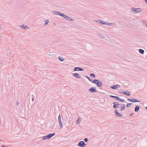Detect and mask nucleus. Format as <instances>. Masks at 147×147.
<instances>
[{
	"instance_id": "nucleus-1",
	"label": "nucleus",
	"mask_w": 147,
	"mask_h": 147,
	"mask_svg": "<svg viewBox=\"0 0 147 147\" xmlns=\"http://www.w3.org/2000/svg\"><path fill=\"white\" fill-rule=\"evenodd\" d=\"M93 83L96 84L97 87H101L103 86V84L102 82L100 81H99L96 79H94L93 81Z\"/></svg>"
},
{
	"instance_id": "nucleus-2",
	"label": "nucleus",
	"mask_w": 147,
	"mask_h": 147,
	"mask_svg": "<svg viewBox=\"0 0 147 147\" xmlns=\"http://www.w3.org/2000/svg\"><path fill=\"white\" fill-rule=\"evenodd\" d=\"M55 135V133L53 134H49L43 137V140H45L46 139H50L52 137Z\"/></svg>"
},
{
	"instance_id": "nucleus-3",
	"label": "nucleus",
	"mask_w": 147,
	"mask_h": 147,
	"mask_svg": "<svg viewBox=\"0 0 147 147\" xmlns=\"http://www.w3.org/2000/svg\"><path fill=\"white\" fill-rule=\"evenodd\" d=\"M131 10L134 12V13H136L140 12L141 11V9L140 8H136L135 7H132L131 8Z\"/></svg>"
},
{
	"instance_id": "nucleus-4",
	"label": "nucleus",
	"mask_w": 147,
	"mask_h": 147,
	"mask_svg": "<svg viewBox=\"0 0 147 147\" xmlns=\"http://www.w3.org/2000/svg\"><path fill=\"white\" fill-rule=\"evenodd\" d=\"M111 97L114 98V99L120 101L121 102H125V101L124 99H121L119 98L117 96H113V95H110V96Z\"/></svg>"
},
{
	"instance_id": "nucleus-5",
	"label": "nucleus",
	"mask_w": 147,
	"mask_h": 147,
	"mask_svg": "<svg viewBox=\"0 0 147 147\" xmlns=\"http://www.w3.org/2000/svg\"><path fill=\"white\" fill-rule=\"evenodd\" d=\"M62 17L65 18L66 20L68 21H74V19L71 18L70 17L64 14H63Z\"/></svg>"
},
{
	"instance_id": "nucleus-6",
	"label": "nucleus",
	"mask_w": 147,
	"mask_h": 147,
	"mask_svg": "<svg viewBox=\"0 0 147 147\" xmlns=\"http://www.w3.org/2000/svg\"><path fill=\"white\" fill-rule=\"evenodd\" d=\"M58 119L59 120V123L61 127L60 128H63V125L62 123V122L61 121V117L60 115H59L58 116Z\"/></svg>"
},
{
	"instance_id": "nucleus-7",
	"label": "nucleus",
	"mask_w": 147,
	"mask_h": 147,
	"mask_svg": "<svg viewBox=\"0 0 147 147\" xmlns=\"http://www.w3.org/2000/svg\"><path fill=\"white\" fill-rule=\"evenodd\" d=\"M78 145L80 147H84V146H86V144L83 141H81L80 142L78 143Z\"/></svg>"
},
{
	"instance_id": "nucleus-8",
	"label": "nucleus",
	"mask_w": 147,
	"mask_h": 147,
	"mask_svg": "<svg viewBox=\"0 0 147 147\" xmlns=\"http://www.w3.org/2000/svg\"><path fill=\"white\" fill-rule=\"evenodd\" d=\"M127 100L131 102H140V101H139L138 100L136 99L135 98H128L127 99Z\"/></svg>"
},
{
	"instance_id": "nucleus-9",
	"label": "nucleus",
	"mask_w": 147,
	"mask_h": 147,
	"mask_svg": "<svg viewBox=\"0 0 147 147\" xmlns=\"http://www.w3.org/2000/svg\"><path fill=\"white\" fill-rule=\"evenodd\" d=\"M114 113L115 116L118 117H121L123 116V115L121 113L118 112L117 110L116 109L114 111Z\"/></svg>"
},
{
	"instance_id": "nucleus-10",
	"label": "nucleus",
	"mask_w": 147,
	"mask_h": 147,
	"mask_svg": "<svg viewBox=\"0 0 147 147\" xmlns=\"http://www.w3.org/2000/svg\"><path fill=\"white\" fill-rule=\"evenodd\" d=\"M88 90L90 92H97L95 87H91Z\"/></svg>"
},
{
	"instance_id": "nucleus-11",
	"label": "nucleus",
	"mask_w": 147,
	"mask_h": 147,
	"mask_svg": "<svg viewBox=\"0 0 147 147\" xmlns=\"http://www.w3.org/2000/svg\"><path fill=\"white\" fill-rule=\"evenodd\" d=\"M84 70L83 69H82L81 67H76L74 68V71H82Z\"/></svg>"
},
{
	"instance_id": "nucleus-12",
	"label": "nucleus",
	"mask_w": 147,
	"mask_h": 147,
	"mask_svg": "<svg viewBox=\"0 0 147 147\" xmlns=\"http://www.w3.org/2000/svg\"><path fill=\"white\" fill-rule=\"evenodd\" d=\"M53 12H54V13L56 15H58L61 17H62L63 15V14L62 13L56 11H54Z\"/></svg>"
},
{
	"instance_id": "nucleus-13",
	"label": "nucleus",
	"mask_w": 147,
	"mask_h": 147,
	"mask_svg": "<svg viewBox=\"0 0 147 147\" xmlns=\"http://www.w3.org/2000/svg\"><path fill=\"white\" fill-rule=\"evenodd\" d=\"M120 87V86L119 84L114 85L111 86L110 88L113 89H115Z\"/></svg>"
},
{
	"instance_id": "nucleus-14",
	"label": "nucleus",
	"mask_w": 147,
	"mask_h": 147,
	"mask_svg": "<svg viewBox=\"0 0 147 147\" xmlns=\"http://www.w3.org/2000/svg\"><path fill=\"white\" fill-rule=\"evenodd\" d=\"M72 75L74 77L77 78H81V77L78 73H72Z\"/></svg>"
},
{
	"instance_id": "nucleus-15",
	"label": "nucleus",
	"mask_w": 147,
	"mask_h": 147,
	"mask_svg": "<svg viewBox=\"0 0 147 147\" xmlns=\"http://www.w3.org/2000/svg\"><path fill=\"white\" fill-rule=\"evenodd\" d=\"M117 102H114L113 103V104H114L113 107L115 109H117V106L119 105H120L119 104H116V103H117Z\"/></svg>"
},
{
	"instance_id": "nucleus-16",
	"label": "nucleus",
	"mask_w": 147,
	"mask_h": 147,
	"mask_svg": "<svg viewBox=\"0 0 147 147\" xmlns=\"http://www.w3.org/2000/svg\"><path fill=\"white\" fill-rule=\"evenodd\" d=\"M140 108V107L139 106H136L134 109L135 111L136 112H138V111Z\"/></svg>"
},
{
	"instance_id": "nucleus-17",
	"label": "nucleus",
	"mask_w": 147,
	"mask_h": 147,
	"mask_svg": "<svg viewBox=\"0 0 147 147\" xmlns=\"http://www.w3.org/2000/svg\"><path fill=\"white\" fill-rule=\"evenodd\" d=\"M127 92H124L123 93V94H125L127 96H129L130 95V94L129 92L128 91H126Z\"/></svg>"
},
{
	"instance_id": "nucleus-18",
	"label": "nucleus",
	"mask_w": 147,
	"mask_h": 147,
	"mask_svg": "<svg viewBox=\"0 0 147 147\" xmlns=\"http://www.w3.org/2000/svg\"><path fill=\"white\" fill-rule=\"evenodd\" d=\"M121 108V109H120V110L121 111H123L125 108V106L124 104L122 105V104L120 107Z\"/></svg>"
},
{
	"instance_id": "nucleus-19",
	"label": "nucleus",
	"mask_w": 147,
	"mask_h": 147,
	"mask_svg": "<svg viewBox=\"0 0 147 147\" xmlns=\"http://www.w3.org/2000/svg\"><path fill=\"white\" fill-rule=\"evenodd\" d=\"M99 23L101 24H106L107 25V23H106L104 21L101 20H100V22H99Z\"/></svg>"
},
{
	"instance_id": "nucleus-20",
	"label": "nucleus",
	"mask_w": 147,
	"mask_h": 147,
	"mask_svg": "<svg viewBox=\"0 0 147 147\" xmlns=\"http://www.w3.org/2000/svg\"><path fill=\"white\" fill-rule=\"evenodd\" d=\"M97 35L99 37L103 39H104L105 38V37L103 36L102 35L100 34H98Z\"/></svg>"
},
{
	"instance_id": "nucleus-21",
	"label": "nucleus",
	"mask_w": 147,
	"mask_h": 147,
	"mask_svg": "<svg viewBox=\"0 0 147 147\" xmlns=\"http://www.w3.org/2000/svg\"><path fill=\"white\" fill-rule=\"evenodd\" d=\"M107 25H109V26H114L116 24L115 23H107Z\"/></svg>"
},
{
	"instance_id": "nucleus-22",
	"label": "nucleus",
	"mask_w": 147,
	"mask_h": 147,
	"mask_svg": "<svg viewBox=\"0 0 147 147\" xmlns=\"http://www.w3.org/2000/svg\"><path fill=\"white\" fill-rule=\"evenodd\" d=\"M139 52L141 54H143L144 52V51L141 49H140L139 51Z\"/></svg>"
},
{
	"instance_id": "nucleus-23",
	"label": "nucleus",
	"mask_w": 147,
	"mask_h": 147,
	"mask_svg": "<svg viewBox=\"0 0 147 147\" xmlns=\"http://www.w3.org/2000/svg\"><path fill=\"white\" fill-rule=\"evenodd\" d=\"M90 76L91 77H93L94 78H96V75L94 74L91 73L90 74Z\"/></svg>"
},
{
	"instance_id": "nucleus-24",
	"label": "nucleus",
	"mask_w": 147,
	"mask_h": 147,
	"mask_svg": "<svg viewBox=\"0 0 147 147\" xmlns=\"http://www.w3.org/2000/svg\"><path fill=\"white\" fill-rule=\"evenodd\" d=\"M86 78L91 82H92L93 83V80L92 79H91L89 77H88L87 76H86Z\"/></svg>"
},
{
	"instance_id": "nucleus-25",
	"label": "nucleus",
	"mask_w": 147,
	"mask_h": 147,
	"mask_svg": "<svg viewBox=\"0 0 147 147\" xmlns=\"http://www.w3.org/2000/svg\"><path fill=\"white\" fill-rule=\"evenodd\" d=\"M49 56H50L51 57H55V55L53 54L52 53H50L49 54Z\"/></svg>"
},
{
	"instance_id": "nucleus-26",
	"label": "nucleus",
	"mask_w": 147,
	"mask_h": 147,
	"mask_svg": "<svg viewBox=\"0 0 147 147\" xmlns=\"http://www.w3.org/2000/svg\"><path fill=\"white\" fill-rule=\"evenodd\" d=\"M58 58L59 60L61 61H63L64 60V59L63 58L61 57H59Z\"/></svg>"
},
{
	"instance_id": "nucleus-27",
	"label": "nucleus",
	"mask_w": 147,
	"mask_h": 147,
	"mask_svg": "<svg viewBox=\"0 0 147 147\" xmlns=\"http://www.w3.org/2000/svg\"><path fill=\"white\" fill-rule=\"evenodd\" d=\"M44 22H46L44 24V25H46L48 24L49 23V20H45Z\"/></svg>"
},
{
	"instance_id": "nucleus-28",
	"label": "nucleus",
	"mask_w": 147,
	"mask_h": 147,
	"mask_svg": "<svg viewBox=\"0 0 147 147\" xmlns=\"http://www.w3.org/2000/svg\"><path fill=\"white\" fill-rule=\"evenodd\" d=\"M132 104V103H129L127 104L126 107H129V106Z\"/></svg>"
},
{
	"instance_id": "nucleus-29",
	"label": "nucleus",
	"mask_w": 147,
	"mask_h": 147,
	"mask_svg": "<svg viewBox=\"0 0 147 147\" xmlns=\"http://www.w3.org/2000/svg\"><path fill=\"white\" fill-rule=\"evenodd\" d=\"M21 27L25 29L26 28L27 26H25L24 25H22L21 26Z\"/></svg>"
},
{
	"instance_id": "nucleus-30",
	"label": "nucleus",
	"mask_w": 147,
	"mask_h": 147,
	"mask_svg": "<svg viewBox=\"0 0 147 147\" xmlns=\"http://www.w3.org/2000/svg\"><path fill=\"white\" fill-rule=\"evenodd\" d=\"M84 141L85 142H88V139L87 138H85L84 139Z\"/></svg>"
},
{
	"instance_id": "nucleus-31",
	"label": "nucleus",
	"mask_w": 147,
	"mask_h": 147,
	"mask_svg": "<svg viewBox=\"0 0 147 147\" xmlns=\"http://www.w3.org/2000/svg\"><path fill=\"white\" fill-rule=\"evenodd\" d=\"M80 119H78L76 121V123L77 124H79L80 123Z\"/></svg>"
},
{
	"instance_id": "nucleus-32",
	"label": "nucleus",
	"mask_w": 147,
	"mask_h": 147,
	"mask_svg": "<svg viewBox=\"0 0 147 147\" xmlns=\"http://www.w3.org/2000/svg\"><path fill=\"white\" fill-rule=\"evenodd\" d=\"M119 92L121 94H123L124 91L123 90H119Z\"/></svg>"
},
{
	"instance_id": "nucleus-33",
	"label": "nucleus",
	"mask_w": 147,
	"mask_h": 147,
	"mask_svg": "<svg viewBox=\"0 0 147 147\" xmlns=\"http://www.w3.org/2000/svg\"><path fill=\"white\" fill-rule=\"evenodd\" d=\"M72 119H70L68 121V123L69 124L71 123V121H72Z\"/></svg>"
},
{
	"instance_id": "nucleus-34",
	"label": "nucleus",
	"mask_w": 147,
	"mask_h": 147,
	"mask_svg": "<svg viewBox=\"0 0 147 147\" xmlns=\"http://www.w3.org/2000/svg\"><path fill=\"white\" fill-rule=\"evenodd\" d=\"M100 20H94V21L99 23V22H100Z\"/></svg>"
},
{
	"instance_id": "nucleus-35",
	"label": "nucleus",
	"mask_w": 147,
	"mask_h": 147,
	"mask_svg": "<svg viewBox=\"0 0 147 147\" xmlns=\"http://www.w3.org/2000/svg\"><path fill=\"white\" fill-rule=\"evenodd\" d=\"M19 104V103L18 102H16V105H18Z\"/></svg>"
},
{
	"instance_id": "nucleus-36",
	"label": "nucleus",
	"mask_w": 147,
	"mask_h": 147,
	"mask_svg": "<svg viewBox=\"0 0 147 147\" xmlns=\"http://www.w3.org/2000/svg\"><path fill=\"white\" fill-rule=\"evenodd\" d=\"M134 114L133 113H131L130 114V116H131L133 115Z\"/></svg>"
},
{
	"instance_id": "nucleus-37",
	"label": "nucleus",
	"mask_w": 147,
	"mask_h": 147,
	"mask_svg": "<svg viewBox=\"0 0 147 147\" xmlns=\"http://www.w3.org/2000/svg\"><path fill=\"white\" fill-rule=\"evenodd\" d=\"M145 2L147 4V0H145Z\"/></svg>"
},
{
	"instance_id": "nucleus-38",
	"label": "nucleus",
	"mask_w": 147,
	"mask_h": 147,
	"mask_svg": "<svg viewBox=\"0 0 147 147\" xmlns=\"http://www.w3.org/2000/svg\"><path fill=\"white\" fill-rule=\"evenodd\" d=\"M2 147H6L7 146H4V145H3L2 146Z\"/></svg>"
},
{
	"instance_id": "nucleus-39",
	"label": "nucleus",
	"mask_w": 147,
	"mask_h": 147,
	"mask_svg": "<svg viewBox=\"0 0 147 147\" xmlns=\"http://www.w3.org/2000/svg\"><path fill=\"white\" fill-rule=\"evenodd\" d=\"M32 101H33L34 100V99L33 98H32Z\"/></svg>"
},
{
	"instance_id": "nucleus-40",
	"label": "nucleus",
	"mask_w": 147,
	"mask_h": 147,
	"mask_svg": "<svg viewBox=\"0 0 147 147\" xmlns=\"http://www.w3.org/2000/svg\"><path fill=\"white\" fill-rule=\"evenodd\" d=\"M145 109L147 110V107H145Z\"/></svg>"
},
{
	"instance_id": "nucleus-41",
	"label": "nucleus",
	"mask_w": 147,
	"mask_h": 147,
	"mask_svg": "<svg viewBox=\"0 0 147 147\" xmlns=\"http://www.w3.org/2000/svg\"><path fill=\"white\" fill-rule=\"evenodd\" d=\"M146 27H147V25H146Z\"/></svg>"
},
{
	"instance_id": "nucleus-42",
	"label": "nucleus",
	"mask_w": 147,
	"mask_h": 147,
	"mask_svg": "<svg viewBox=\"0 0 147 147\" xmlns=\"http://www.w3.org/2000/svg\"><path fill=\"white\" fill-rule=\"evenodd\" d=\"M1 25H0V28H1Z\"/></svg>"
},
{
	"instance_id": "nucleus-43",
	"label": "nucleus",
	"mask_w": 147,
	"mask_h": 147,
	"mask_svg": "<svg viewBox=\"0 0 147 147\" xmlns=\"http://www.w3.org/2000/svg\"><path fill=\"white\" fill-rule=\"evenodd\" d=\"M119 108V106H117V108Z\"/></svg>"
},
{
	"instance_id": "nucleus-44",
	"label": "nucleus",
	"mask_w": 147,
	"mask_h": 147,
	"mask_svg": "<svg viewBox=\"0 0 147 147\" xmlns=\"http://www.w3.org/2000/svg\"><path fill=\"white\" fill-rule=\"evenodd\" d=\"M119 104L118 103H116V104Z\"/></svg>"
}]
</instances>
